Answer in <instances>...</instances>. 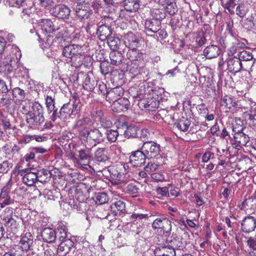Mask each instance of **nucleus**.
<instances>
[{"mask_svg":"<svg viewBox=\"0 0 256 256\" xmlns=\"http://www.w3.org/2000/svg\"><path fill=\"white\" fill-rule=\"evenodd\" d=\"M252 8L251 4L247 1H242L237 3L235 13L240 18H244L249 12Z\"/></svg>","mask_w":256,"mask_h":256,"instance_id":"4be33fe9","label":"nucleus"},{"mask_svg":"<svg viewBox=\"0 0 256 256\" xmlns=\"http://www.w3.org/2000/svg\"><path fill=\"white\" fill-rule=\"evenodd\" d=\"M12 93L13 98H16V102H22L25 98L26 92L24 90L20 88L16 87L13 88Z\"/></svg>","mask_w":256,"mask_h":256,"instance_id":"a18cd8bd","label":"nucleus"},{"mask_svg":"<svg viewBox=\"0 0 256 256\" xmlns=\"http://www.w3.org/2000/svg\"><path fill=\"white\" fill-rule=\"evenodd\" d=\"M246 24L250 25L252 30L256 29V13L252 14L246 20Z\"/></svg>","mask_w":256,"mask_h":256,"instance_id":"052dcab7","label":"nucleus"},{"mask_svg":"<svg viewBox=\"0 0 256 256\" xmlns=\"http://www.w3.org/2000/svg\"><path fill=\"white\" fill-rule=\"evenodd\" d=\"M152 14L153 17L152 18L156 20H161L164 19L166 16V13L164 9L155 8L152 12Z\"/></svg>","mask_w":256,"mask_h":256,"instance_id":"603ef678","label":"nucleus"},{"mask_svg":"<svg viewBox=\"0 0 256 256\" xmlns=\"http://www.w3.org/2000/svg\"><path fill=\"white\" fill-rule=\"evenodd\" d=\"M155 256H176V252L169 246H158L154 250Z\"/></svg>","mask_w":256,"mask_h":256,"instance_id":"cd10ccee","label":"nucleus"},{"mask_svg":"<svg viewBox=\"0 0 256 256\" xmlns=\"http://www.w3.org/2000/svg\"><path fill=\"white\" fill-rule=\"evenodd\" d=\"M13 213V208L10 207H8L4 210L3 214V219L5 222H6V221H9L14 219L12 218Z\"/></svg>","mask_w":256,"mask_h":256,"instance_id":"bf43d9fd","label":"nucleus"},{"mask_svg":"<svg viewBox=\"0 0 256 256\" xmlns=\"http://www.w3.org/2000/svg\"><path fill=\"white\" fill-rule=\"evenodd\" d=\"M146 158H147L142 150H138L132 152L130 156V162L134 166L138 167L145 164Z\"/></svg>","mask_w":256,"mask_h":256,"instance_id":"2eb2a0df","label":"nucleus"},{"mask_svg":"<svg viewBox=\"0 0 256 256\" xmlns=\"http://www.w3.org/2000/svg\"><path fill=\"white\" fill-rule=\"evenodd\" d=\"M190 124V120L182 117L178 122H176L174 126L182 132H187Z\"/></svg>","mask_w":256,"mask_h":256,"instance_id":"ea45409f","label":"nucleus"},{"mask_svg":"<svg viewBox=\"0 0 256 256\" xmlns=\"http://www.w3.org/2000/svg\"><path fill=\"white\" fill-rule=\"evenodd\" d=\"M6 2V4L10 6L20 8L27 6L28 0H4Z\"/></svg>","mask_w":256,"mask_h":256,"instance_id":"8fccbe9b","label":"nucleus"},{"mask_svg":"<svg viewBox=\"0 0 256 256\" xmlns=\"http://www.w3.org/2000/svg\"><path fill=\"white\" fill-rule=\"evenodd\" d=\"M220 52L219 46L214 44L207 46L203 51L204 55L208 59L217 57L220 54Z\"/></svg>","mask_w":256,"mask_h":256,"instance_id":"5701e85b","label":"nucleus"},{"mask_svg":"<svg viewBox=\"0 0 256 256\" xmlns=\"http://www.w3.org/2000/svg\"><path fill=\"white\" fill-rule=\"evenodd\" d=\"M163 226L162 230L164 231V234H166V235H168L172 230L171 222L168 219L166 218L164 220Z\"/></svg>","mask_w":256,"mask_h":256,"instance_id":"69168bd1","label":"nucleus"},{"mask_svg":"<svg viewBox=\"0 0 256 256\" xmlns=\"http://www.w3.org/2000/svg\"><path fill=\"white\" fill-rule=\"evenodd\" d=\"M140 39L138 36H136L132 32H128L124 36L125 44L131 48L127 53L128 58L131 57V54L136 53V48L140 45Z\"/></svg>","mask_w":256,"mask_h":256,"instance_id":"423d86ee","label":"nucleus"},{"mask_svg":"<svg viewBox=\"0 0 256 256\" xmlns=\"http://www.w3.org/2000/svg\"><path fill=\"white\" fill-rule=\"evenodd\" d=\"M72 106V110L70 114L72 116H76L78 114L80 110L82 104L78 100L76 101H74Z\"/></svg>","mask_w":256,"mask_h":256,"instance_id":"13d9d810","label":"nucleus"},{"mask_svg":"<svg viewBox=\"0 0 256 256\" xmlns=\"http://www.w3.org/2000/svg\"><path fill=\"white\" fill-rule=\"evenodd\" d=\"M19 244L20 248L22 249V251L27 252H29V254H34L32 251V244H33V236L31 233L26 232L22 235L21 239L20 241Z\"/></svg>","mask_w":256,"mask_h":256,"instance_id":"4468645a","label":"nucleus"},{"mask_svg":"<svg viewBox=\"0 0 256 256\" xmlns=\"http://www.w3.org/2000/svg\"><path fill=\"white\" fill-rule=\"evenodd\" d=\"M94 200L98 204H102L106 202L108 198L106 193L98 192L95 195Z\"/></svg>","mask_w":256,"mask_h":256,"instance_id":"864d4df0","label":"nucleus"},{"mask_svg":"<svg viewBox=\"0 0 256 256\" xmlns=\"http://www.w3.org/2000/svg\"><path fill=\"white\" fill-rule=\"evenodd\" d=\"M44 115H34L32 114H26V121L28 126L32 128L44 130L42 127L44 123Z\"/></svg>","mask_w":256,"mask_h":256,"instance_id":"1a4fd4ad","label":"nucleus"},{"mask_svg":"<svg viewBox=\"0 0 256 256\" xmlns=\"http://www.w3.org/2000/svg\"><path fill=\"white\" fill-rule=\"evenodd\" d=\"M111 210L115 216H120L126 212L125 203L121 200H118L111 206Z\"/></svg>","mask_w":256,"mask_h":256,"instance_id":"7c9ffc66","label":"nucleus"},{"mask_svg":"<svg viewBox=\"0 0 256 256\" xmlns=\"http://www.w3.org/2000/svg\"><path fill=\"white\" fill-rule=\"evenodd\" d=\"M246 115L250 124L256 128V104L251 106V109Z\"/></svg>","mask_w":256,"mask_h":256,"instance_id":"3c124183","label":"nucleus"},{"mask_svg":"<svg viewBox=\"0 0 256 256\" xmlns=\"http://www.w3.org/2000/svg\"><path fill=\"white\" fill-rule=\"evenodd\" d=\"M122 126L124 128H126L124 132L126 138H130L137 136L138 132L139 130L137 126L133 125L128 126L125 123H123Z\"/></svg>","mask_w":256,"mask_h":256,"instance_id":"473e14b6","label":"nucleus"},{"mask_svg":"<svg viewBox=\"0 0 256 256\" xmlns=\"http://www.w3.org/2000/svg\"><path fill=\"white\" fill-rule=\"evenodd\" d=\"M60 236H59L60 244H58L57 252L60 256H64L68 254L73 247L74 242L70 238H67L66 232L64 230H60Z\"/></svg>","mask_w":256,"mask_h":256,"instance_id":"39448f33","label":"nucleus"},{"mask_svg":"<svg viewBox=\"0 0 256 256\" xmlns=\"http://www.w3.org/2000/svg\"><path fill=\"white\" fill-rule=\"evenodd\" d=\"M75 12L78 18L80 20L88 19L92 14V10L89 8L80 4L76 5Z\"/></svg>","mask_w":256,"mask_h":256,"instance_id":"6ab92c4d","label":"nucleus"},{"mask_svg":"<svg viewBox=\"0 0 256 256\" xmlns=\"http://www.w3.org/2000/svg\"><path fill=\"white\" fill-rule=\"evenodd\" d=\"M120 128H118L117 130H107L106 135L108 140L110 142H116L118 139V136L122 132L121 131Z\"/></svg>","mask_w":256,"mask_h":256,"instance_id":"58836bf2","label":"nucleus"},{"mask_svg":"<svg viewBox=\"0 0 256 256\" xmlns=\"http://www.w3.org/2000/svg\"><path fill=\"white\" fill-rule=\"evenodd\" d=\"M124 90L121 86H117L110 89L107 93L106 100L113 103L120 98L124 95Z\"/></svg>","mask_w":256,"mask_h":256,"instance_id":"a211bd4d","label":"nucleus"},{"mask_svg":"<svg viewBox=\"0 0 256 256\" xmlns=\"http://www.w3.org/2000/svg\"><path fill=\"white\" fill-rule=\"evenodd\" d=\"M50 14L60 19L68 18L70 10L64 4L56 6L50 10Z\"/></svg>","mask_w":256,"mask_h":256,"instance_id":"ddd939ff","label":"nucleus"},{"mask_svg":"<svg viewBox=\"0 0 256 256\" xmlns=\"http://www.w3.org/2000/svg\"><path fill=\"white\" fill-rule=\"evenodd\" d=\"M92 122L90 118L88 116L83 117L82 118L77 120L72 126V130H74L82 126L89 125Z\"/></svg>","mask_w":256,"mask_h":256,"instance_id":"49530a36","label":"nucleus"},{"mask_svg":"<svg viewBox=\"0 0 256 256\" xmlns=\"http://www.w3.org/2000/svg\"><path fill=\"white\" fill-rule=\"evenodd\" d=\"M238 58L242 61H250L254 60V56L252 52L242 50L238 54Z\"/></svg>","mask_w":256,"mask_h":256,"instance_id":"09e8293b","label":"nucleus"},{"mask_svg":"<svg viewBox=\"0 0 256 256\" xmlns=\"http://www.w3.org/2000/svg\"><path fill=\"white\" fill-rule=\"evenodd\" d=\"M36 34L48 44L50 42L51 34L57 32L56 37L59 39L63 38L62 33L64 31V26L55 28L52 22L50 20H42L39 22L36 28Z\"/></svg>","mask_w":256,"mask_h":256,"instance_id":"f257e3e1","label":"nucleus"},{"mask_svg":"<svg viewBox=\"0 0 256 256\" xmlns=\"http://www.w3.org/2000/svg\"><path fill=\"white\" fill-rule=\"evenodd\" d=\"M12 166V164L8 160L4 161L0 164V172L6 173Z\"/></svg>","mask_w":256,"mask_h":256,"instance_id":"680f3d73","label":"nucleus"},{"mask_svg":"<svg viewBox=\"0 0 256 256\" xmlns=\"http://www.w3.org/2000/svg\"><path fill=\"white\" fill-rule=\"evenodd\" d=\"M80 79L82 80L84 89L87 91H93L98 85V81L94 79L92 76H90L87 73L80 72L78 74L77 80H79Z\"/></svg>","mask_w":256,"mask_h":256,"instance_id":"6e6552de","label":"nucleus"},{"mask_svg":"<svg viewBox=\"0 0 256 256\" xmlns=\"http://www.w3.org/2000/svg\"><path fill=\"white\" fill-rule=\"evenodd\" d=\"M6 226L10 229V230L13 233H16L18 231V224L16 222L14 219L9 221H6Z\"/></svg>","mask_w":256,"mask_h":256,"instance_id":"338daca9","label":"nucleus"},{"mask_svg":"<svg viewBox=\"0 0 256 256\" xmlns=\"http://www.w3.org/2000/svg\"><path fill=\"white\" fill-rule=\"evenodd\" d=\"M141 104L144 105V107L148 111H154L158 107V102L153 100H144Z\"/></svg>","mask_w":256,"mask_h":256,"instance_id":"37998d69","label":"nucleus"},{"mask_svg":"<svg viewBox=\"0 0 256 256\" xmlns=\"http://www.w3.org/2000/svg\"><path fill=\"white\" fill-rule=\"evenodd\" d=\"M72 106L70 102H67L62 105L60 110L55 111V112L52 114L50 119L52 122H55L58 118L65 120L71 115Z\"/></svg>","mask_w":256,"mask_h":256,"instance_id":"f8f14e48","label":"nucleus"},{"mask_svg":"<svg viewBox=\"0 0 256 256\" xmlns=\"http://www.w3.org/2000/svg\"><path fill=\"white\" fill-rule=\"evenodd\" d=\"M94 160L98 162H104L108 160V151L106 148H98L94 153Z\"/></svg>","mask_w":256,"mask_h":256,"instance_id":"4c0bfd02","label":"nucleus"},{"mask_svg":"<svg viewBox=\"0 0 256 256\" xmlns=\"http://www.w3.org/2000/svg\"><path fill=\"white\" fill-rule=\"evenodd\" d=\"M10 93L8 92L3 94L2 98L0 99V104L2 106H5L9 112L14 110V104L16 103L12 97Z\"/></svg>","mask_w":256,"mask_h":256,"instance_id":"aec40b11","label":"nucleus"},{"mask_svg":"<svg viewBox=\"0 0 256 256\" xmlns=\"http://www.w3.org/2000/svg\"><path fill=\"white\" fill-rule=\"evenodd\" d=\"M41 236L44 241L52 242L56 238V233L52 228H46L41 232Z\"/></svg>","mask_w":256,"mask_h":256,"instance_id":"c85d7f7f","label":"nucleus"},{"mask_svg":"<svg viewBox=\"0 0 256 256\" xmlns=\"http://www.w3.org/2000/svg\"><path fill=\"white\" fill-rule=\"evenodd\" d=\"M141 150L148 159L155 158L160 152L159 144L151 141L144 142Z\"/></svg>","mask_w":256,"mask_h":256,"instance_id":"9d476101","label":"nucleus"},{"mask_svg":"<svg viewBox=\"0 0 256 256\" xmlns=\"http://www.w3.org/2000/svg\"><path fill=\"white\" fill-rule=\"evenodd\" d=\"M145 29L148 32L156 33L160 30L161 22L160 20L150 19L145 22Z\"/></svg>","mask_w":256,"mask_h":256,"instance_id":"393cba45","label":"nucleus"},{"mask_svg":"<svg viewBox=\"0 0 256 256\" xmlns=\"http://www.w3.org/2000/svg\"><path fill=\"white\" fill-rule=\"evenodd\" d=\"M111 64L116 66L122 65L124 57L122 54L118 51H112L110 54Z\"/></svg>","mask_w":256,"mask_h":256,"instance_id":"c9c22d12","label":"nucleus"},{"mask_svg":"<svg viewBox=\"0 0 256 256\" xmlns=\"http://www.w3.org/2000/svg\"><path fill=\"white\" fill-rule=\"evenodd\" d=\"M256 228V219L252 216L245 217L241 222V230L244 233L249 234Z\"/></svg>","mask_w":256,"mask_h":256,"instance_id":"f3484780","label":"nucleus"},{"mask_svg":"<svg viewBox=\"0 0 256 256\" xmlns=\"http://www.w3.org/2000/svg\"><path fill=\"white\" fill-rule=\"evenodd\" d=\"M106 40L108 46L112 51H116L119 48L120 40L118 38L111 36Z\"/></svg>","mask_w":256,"mask_h":256,"instance_id":"c03bdc74","label":"nucleus"},{"mask_svg":"<svg viewBox=\"0 0 256 256\" xmlns=\"http://www.w3.org/2000/svg\"><path fill=\"white\" fill-rule=\"evenodd\" d=\"M220 104L224 106L228 109H231L232 108H238V103L236 99L230 96H224L222 98Z\"/></svg>","mask_w":256,"mask_h":256,"instance_id":"72a5a7b5","label":"nucleus"},{"mask_svg":"<svg viewBox=\"0 0 256 256\" xmlns=\"http://www.w3.org/2000/svg\"><path fill=\"white\" fill-rule=\"evenodd\" d=\"M27 114H32L34 115H44V108L39 102H34L32 103V110Z\"/></svg>","mask_w":256,"mask_h":256,"instance_id":"de8ad7c7","label":"nucleus"},{"mask_svg":"<svg viewBox=\"0 0 256 256\" xmlns=\"http://www.w3.org/2000/svg\"><path fill=\"white\" fill-rule=\"evenodd\" d=\"M140 2L139 0H123L122 4L126 10L134 12L140 8Z\"/></svg>","mask_w":256,"mask_h":256,"instance_id":"a878e982","label":"nucleus"},{"mask_svg":"<svg viewBox=\"0 0 256 256\" xmlns=\"http://www.w3.org/2000/svg\"><path fill=\"white\" fill-rule=\"evenodd\" d=\"M100 70L102 74L106 76L112 71V68L107 62H102L100 64Z\"/></svg>","mask_w":256,"mask_h":256,"instance_id":"6e6d98bb","label":"nucleus"},{"mask_svg":"<svg viewBox=\"0 0 256 256\" xmlns=\"http://www.w3.org/2000/svg\"><path fill=\"white\" fill-rule=\"evenodd\" d=\"M82 44H72L63 48L62 54L66 59L67 63L76 68L80 67L83 64V49Z\"/></svg>","mask_w":256,"mask_h":256,"instance_id":"f03ea898","label":"nucleus"},{"mask_svg":"<svg viewBox=\"0 0 256 256\" xmlns=\"http://www.w3.org/2000/svg\"><path fill=\"white\" fill-rule=\"evenodd\" d=\"M91 117L94 120H98V121L104 116L103 111L99 108H94L90 113Z\"/></svg>","mask_w":256,"mask_h":256,"instance_id":"4d7b16f0","label":"nucleus"},{"mask_svg":"<svg viewBox=\"0 0 256 256\" xmlns=\"http://www.w3.org/2000/svg\"><path fill=\"white\" fill-rule=\"evenodd\" d=\"M91 150L90 148H86L84 149H81L78 151V157L80 160L78 161V164L81 165L82 167L86 168L88 164H82L83 160H86L88 162L89 160L91 158Z\"/></svg>","mask_w":256,"mask_h":256,"instance_id":"c756f323","label":"nucleus"},{"mask_svg":"<svg viewBox=\"0 0 256 256\" xmlns=\"http://www.w3.org/2000/svg\"><path fill=\"white\" fill-rule=\"evenodd\" d=\"M79 136L81 138L86 140L87 142H90L94 146L102 143L104 140V134L98 128H90L84 126L80 130Z\"/></svg>","mask_w":256,"mask_h":256,"instance_id":"7ed1b4c3","label":"nucleus"},{"mask_svg":"<svg viewBox=\"0 0 256 256\" xmlns=\"http://www.w3.org/2000/svg\"><path fill=\"white\" fill-rule=\"evenodd\" d=\"M74 204H73L72 208L74 210H76L78 212H84L85 210L84 208V207L86 206V203L85 202H74Z\"/></svg>","mask_w":256,"mask_h":256,"instance_id":"774afa93","label":"nucleus"},{"mask_svg":"<svg viewBox=\"0 0 256 256\" xmlns=\"http://www.w3.org/2000/svg\"><path fill=\"white\" fill-rule=\"evenodd\" d=\"M233 132H234V138L235 142L234 143L232 144L233 147L240 150L242 146H246L250 141V138L248 134L243 132V128L238 131L233 128Z\"/></svg>","mask_w":256,"mask_h":256,"instance_id":"9b49d317","label":"nucleus"},{"mask_svg":"<svg viewBox=\"0 0 256 256\" xmlns=\"http://www.w3.org/2000/svg\"><path fill=\"white\" fill-rule=\"evenodd\" d=\"M158 2L162 6L166 5L164 10L170 15H174L178 12L176 4L173 0H158Z\"/></svg>","mask_w":256,"mask_h":256,"instance_id":"bb28decb","label":"nucleus"},{"mask_svg":"<svg viewBox=\"0 0 256 256\" xmlns=\"http://www.w3.org/2000/svg\"><path fill=\"white\" fill-rule=\"evenodd\" d=\"M248 42L247 40L244 38H237L235 41L232 42V46L230 48V52L234 54L236 52L237 48H244L247 47Z\"/></svg>","mask_w":256,"mask_h":256,"instance_id":"2f4dec72","label":"nucleus"},{"mask_svg":"<svg viewBox=\"0 0 256 256\" xmlns=\"http://www.w3.org/2000/svg\"><path fill=\"white\" fill-rule=\"evenodd\" d=\"M113 104L118 112L127 110L130 107V101L126 98H121Z\"/></svg>","mask_w":256,"mask_h":256,"instance_id":"f704fd0d","label":"nucleus"},{"mask_svg":"<svg viewBox=\"0 0 256 256\" xmlns=\"http://www.w3.org/2000/svg\"><path fill=\"white\" fill-rule=\"evenodd\" d=\"M22 54L20 49L16 46L12 48V50L10 55L9 62L6 61V64L4 66V70L7 71L8 72H11L14 70H16V67L17 66V64Z\"/></svg>","mask_w":256,"mask_h":256,"instance_id":"0eeeda50","label":"nucleus"},{"mask_svg":"<svg viewBox=\"0 0 256 256\" xmlns=\"http://www.w3.org/2000/svg\"><path fill=\"white\" fill-rule=\"evenodd\" d=\"M37 173L38 182L42 183L48 182L51 176L50 172L47 170L42 169L38 171Z\"/></svg>","mask_w":256,"mask_h":256,"instance_id":"79ce46f5","label":"nucleus"},{"mask_svg":"<svg viewBox=\"0 0 256 256\" xmlns=\"http://www.w3.org/2000/svg\"><path fill=\"white\" fill-rule=\"evenodd\" d=\"M237 102L238 103V106H240L242 108H244V109H248L250 108V110L251 109V106H254V104H256L250 100H241Z\"/></svg>","mask_w":256,"mask_h":256,"instance_id":"0e129e2a","label":"nucleus"},{"mask_svg":"<svg viewBox=\"0 0 256 256\" xmlns=\"http://www.w3.org/2000/svg\"><path fill=\"white\" fill-rule=\"evenodd\" d=\"M34 169L25 168L20 172L21 175L23 176L22 180L24 183L28 186H32L38 181L37 173L32 172Z\"/></svg>","mask_w":256,"mask_h":256,"instance_id":"dca6fc26","label":"nucleus"},{"mask_svg":"<svg viewBox=\"0 0 256 256\" xmlns=\"http://www.w3.org/2000/svg\"><path fill=\"white\" fill-rule=\"evenodd\" d=\"M46 105L48 113L54 114L55 111L58 110L55 106L56 98L54 96H47L46 99Z\"/></svg>","mask_w":256,"mask_h":256,"instance_id":"e433bc0d","label":"nucleus"},{"mask_svg":"<svg viewBox=\"0 0 256 256\" xmlns=\"http://www.w3.org/2000/svg\"><path fill=\"white\" fill-rule=\"evenodd\" d=\"M128 58H130V61L126 63V70L130 72L132 77H142L144 79L147 78L148 72L146 67L140 64L136 58H133L132 56Z\"/></svg>","mask_w":256,"mask_h":256,"instance_id":"20e7f679","label":"nucleus"},{"mask_svg":"<svg viewBox=\"0 0 256 256\" xmlns=\"http://www.w3.org/2000/svg\"><path fill=\"white\" fill-rule=\"evenodd\" d=\"M206 39L204 36V32L202 31L199 32L196 38V42L197 46H201L206 44Z\"/></svg>","mask_w":256,"mask_h":256,"instance_id":"e2e57ef3","label":"nucleus"},{"mask_svg":"<svg viewBox=\"0 0 256 256\" xmlns=\"http://www.w3.org/2000/svg\"><path fill=\"white\" fill-rule=\"evenodd\" d=\"M227 66L230 72L236 73L240 71L242 68V64L240 60L234 56L228 60Z\"/></svg>","mask_w":256,"mask_h":256,"instance_id":"b1692460","label":"nucleus"},{"mask_svg":"<svg viewBox=\"0 0 256 256\" xmlns=\"http://www.w3.org/2000/svg\"><path fill=\"white\" fill-rule=\"evenodd\" d=\"M237 5L235 0H228L224 4V8L230 14H235V6Z\"/></svg>","mask_w":256,"mask_h":256,"instance_id":"5fc2aeb1","label":"nucleus"},{"mask_svg":"<svg viewBox=\"0 0 256 256\" xmlns=\"http://www.w3.org/2000/svg\"><path fill=\"white\" fill-rule=\"evenodd\" d=\"M170 247L171 249L175 250L176 249L181 250L185 247L186 243L183 242L182 238L180 237H176L170 240Z\"/></svg>","mask_w":256,"mask_h":256,"instance_id":"a19ab883","label":"nucleus"},{"mask_svg":"<svg viewBox=\"0 0 256 256\" xmlns=\"http://www.w3.org/2000/svg\"><path fill=\"white\" fill-rule=\"evenodd\" d=\"M112 28L109 25L102 24L99 26L97 28L96 34L102 41L106 40L112 36Z\"/></svg>","mask_w":256,"mask_h":256,"instance_id":"412c9836","label":"nucleus"}]
</instances>
